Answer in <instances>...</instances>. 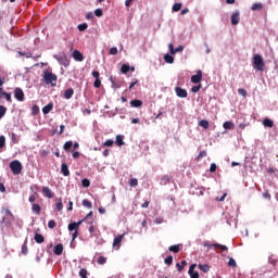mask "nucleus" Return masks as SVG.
<instances>
[{"mask_svg":"<svg viewBox=\"0 0 278 278\" xmlns=\"http://www.w3.org/2000/svg\"><path fill=\"white\" fill-rule=\"evenodd\" d=\"M201 90V84L191 88V92H199Z\"/></svg>","mask_w":278,"mask_h":278,"instance_id":"55","label":"nucleus"},{"mask_svg":"<svg viewBox=\"0 0 278 278\" xmlns=\"http://www.w3.org/2000/svg\"><path fill=\"white\" fill-rule=\"evenodd\" d=\"M5 112H8V108L0 105V119L5 116Z\"/></svg>","mask_w":278,"mask_h":278,"instance_id":"36","label":"nucleus"},{"mask_svg":"<svg viewBox=\"0 0 278 278\" xmlns=\"http://www.w3.org/2000/svg\"><path fill=\"white\" fill-rule=\"evenodd\" d=\"M43 195L47 197V199H53V191L49 187L42 188Z\"/></svg>","mask_w":278,"mask_h":278,"instance_id":"16","label":"nucleus"},{"mask_svg":"<svg viewBox=\"0 0 278 278\" xmlns=\"http://www.w3.org/2000/svg\"><path fill=\"white\" fill-rule=\"evenodd\" d=\"M3 97L8 103H12V93L5 92L3 87H0V99H3Z\"/></svg>","mask_w":278,"mask_h":278,"instance_id":"8","label":"nucleus"},{"mask_svg":"<svg viewBox=\"0 0 278 278\" xmlns=\"http://www.w3.org/2000/svg\"><path fill=\"white\" fill-rule=\"evenodd\" d=\"M51 110H53V103H49L46 106L42 108V113L43 114H49V112H51Z\"/></svg>","mask_w":278,"mask_h":278,"instance_id":"24","label":"nucleus"},{"mask_svg":"<svg viewBox=\"0 0 278 278\" xmlns=\"http://www.w3.org/2000/svg\"><path fill=\"white\" fill-rule=\"evenodd\" d=\"M81 185H83L84 188H90V180L87 179V178H84L81 180Z\"/></svg>","mask_w":278,"mask_h":278,"instance_id":"40","label":"nucleus"},{"mask_svg":"<svg viewBox=\"0 0 278 278\" xmlns=\"http://www.w3.org/2000/svg\"><path fill=\"white\" fill-rule=\"evenodd\" d=\"M130 106L131 108H142V101L141 100H131Z\"/></svg>","mask_w":278,"mask_h":278,"instance_id":"21","label":"nucleus"},{"mask_svg":"<svg viewBox=\"0 0 278 278\" xmlns=\"http://www.w3.org/2000/svg\"><path fill=\"white\" fill-rule=\"evenodd\" d=\"M197 268V264H192V265H190V267H189V276L191 277V278H199V271H194V269Z\"/></svg>","mask_w":278,"mask_h":278,"instance_id":"12","label":"nucleus"},{"mask_svg":"<svg viewBox=\"0 0 278 278\" xmlns=\"http://www.w3.org/2000/svg\"><path fill=\"white\" fill-rule=\"evenodd\" d=\"M203 79V72L201 70L197 71V74L191 76L192 84H201Z\"/></svg>","mask_w":278,"mask_h":278,"instance_id":"6","label":"nucleus"},{"mask_svg":"<svg viewBox=\"0 0 278 278\" xmlns=\"http://www.w3.org/2000/svg\"><path fill=\"white\" fill-rule=\"evenodd\" d=\"M94 14H96V16L101 17V16H103V10L97 9V10L94 11Z\"/></svg>","mask_w":278,"mask_h":278,"instance_id":"53","label":"nucleus"},{"mask_svg":"<svg viewBox=\"0 0 278 278\" xmlns=\"http://www.w3.org/2000/svg\"><path fill=\"white\" fill-rule=\"evenodd\" d=\"M149 204H150V202L146 201L143 204H141V207L147 208V207H149Z\"/></svg>","mask_w":278,"mask_h":278,"instance_id":"64","label":"nucleus"},{"mask_svg":"<svg viewBox=\"0 0 278 278\" xmlns=\"http://www.w3.org/2000/svg\"><path fill=\"white\" fill-rule=\"evenodd\" d=\"M73 94H75V90L73 88H70V89L65 90L64 99H72Z\"/></svg>","mask_w":278,"mask_h":278,"instance_id":"19","label":"nucleus"},{"mask_svg":"<svg viewBox=\"0 0 278 278\" xmlns=\"http://www.w3.org/2000/svg\"><path fill=\"white\" fill-rule=\"evenodd\" d=\"M91 75H92V77H94V79H101L100 77H101V74L99 73V71H93L92 73H91Z\"/></svg>","mask_w":278,"mask_h":278,"instance_id":"47","label":"nucleus"},{"mask_svg":"<svg viewBox=\"0 0 278 278\" xmlns=\"http://www.w3.org/2000/svg\"><path fill=\"white\" fill-rule=\"evenodd\" d=\"M84 220H86L88 223V225H92L94 223V218H92V212H89L86 217L83 219V223Z\"/></svg>","mask_w":278,"mask_h":278,"instance_id":"18","label":"nucleus"},{"mask_svg":"<svg viewBox=\"0 0 278 278\" xmlns=\"http://www.w3.org/2000/svg\"><path fill=\"white\" fill-rule=\"evenodd\" d=\"M80 153L75 151L72 156L74 157V160H77L79 157Z\"/></svg>","mask_w":278,"mask_h":278,"instance_id":"62","label":"nucleus"},{"mask_svg":"<svg viewBox=\"0 0 278 278\" xmlns=\"http://www.w3.org/2000/svg\"><path fill=\"white\" fill-rule=\"evenodd\" d=\"M165 264L167 266H170L173 264V255H169L167 256L165 260H164Z\"/></svg>","mask_w":278,"mask_h":278,"instance_id":"42","label":"nucleus"},{"mask_svg":"<svg viewBox=\"0 0 278 278\" xmlns=\"http://www.w3.org/2000/svg\"><path fill=\"white\" fill-rule=\"evenodd\" d=\"M53 253L54 255H62V253H64V245L62 243L56 244Z\"/></svg>","mask_w":278,"mask_h":278,"instance_id":"15","label":"nucleus"},{"mask_svg":"<svg viewBox=\"0 0 278 278\" xmlns=\"http://www.w3.org/2000/svg\"><path fill=\"white\" fill-rule=\"evenodd\" d=\"M4 84H5V77L0 76V88H3Z\"/></svg>","mask_w":278,"mask_h":278,"instance_id":"60","label":"nucleus"},{"mask_svg":"<svg viewBox=\"0 0 278 278\" xmlns=\"http://www.w3.org/2000/svg\"><path fill=\"white\" fill-rule=\"evenodd\" d=\"M128 184L131 188H136V186H138V180L136 178H131Z\"/></svg>","mask_w":278,"mask_h":278,"instance_id":"41","label":"nucleus"},{"mask_svg":"<svg viewBox=\"0 0 278 278\" xmlns=\"http://www.w3.org/2000/svg\"><path fill=\"white\" fill-rule=\"evenodd\" d=\"M238 94H240L241 97H247V91L242 88L238 89Z\"/></svg>","mask_w":278,"mask_h":278,"instance_id":"54","label":"nucleus"},{"mask_svg":"<svg viewBox=\"0 0 278 278\" xmlns=\"http://www.w3.org/2000/svg\"><path fill=\"white\" fill-rule=\"evenodd\" d=\"M73 58L76 62H84V54H81L79 50H74Z\"/></svg>","mask_w":278,"mask_h":278,"instance_id":"13","label":"nucleus"},{"mask_svg":"<svg viewBox=\"0 0 278 278\" xmlns=\"http://www.w3.org/2000/svg\"><path fill=\"white\" fill-rule=\"evenodd\" d=\"M31 114L33 116H38V114H40V108L38 105H33L31 108Z\"/></svg>","mask_w":278,"mask_h":278,"instance_id":"30","label":"nucleus"},{"mask_svg":"<svg viewBox=\"0 0 278 278\" xmlns=\"http://www.w3.org/2000/svg\"><path fill=\"white\" fill-rule=\"evenodd\" d=\"M56 210L58 212H62V210H64V204H62V200H60V202L56 203Z\"/></svg>","mask_w":278,"mask_h":278,"instance_id":"49","label":"nucleus"},{"mask_svg":"<svg viewBox=\"0 0 278 278\" xmlns=\"http://www.w3.org/2000/svg\"><path fill=\"white\" fill-rule=\"evenodd\" d=\"M263 8H264V4H262V2H258V3L252 4L251 10L252 12H256V10H263Z\"/></svg>","mask_w":278,"mask_h":278,"instance_id":"23","label":"nucleus"},{"mask_svg":"<svg viewBox=\"0 0 278 278\" xmlns=\"http://www.w3.org/2000/svg\"><path fill=\"white\" fill-rule=\"evenodd\" d=\"M67 212H73V201L68 202Z\"/></svg>","mask_w":278,"mask_h":278,"instance_id":"61","label":"nucleus"},{"mask_svg":"<svg viewBox=\"0 0 278 278\" xmlns=\"http://www.w3.org/2000/svg\"><path fill=\"white\" fill-rule=\"evenodd\" d=\"M175 92L180 99H186L188 97V91L181 87H176Z\"/></svg>","mask_w":278,"mask_h":278,"instance_id":"7","label":"nucleus"},{"mask_svg":"<svg viewBox=\"0 0 278 278\" xmlns=\"http://www.w3.org/2000/svg\"><path fill=\"white\" fill-rule=\"evenodd\" d=\"M184 51V46H179L178 48L175 49V54L176 53H181Z\"/></svg>","mask_w":278,"mask_h":278,"instance_id":"59","label":"nucleus"},{"mask_svg":"<svg viewBox=\"0 0 278 278\" xmlns=\"http://www.w3.org/2000/svg\"><path fill=\"white\" fill-rule=\"evenodd\" d=\"M61 173L64 177H68V175H71V170L68 169V165L66 163H62Z\"/></svg>","mask_w":278,"mask_h":278,"instance_id":"14","label":"nucleus"},{"mask_svg":"<svg viewBox=\"0 0 278 278\" xmlns=\"http://www.w3.org/2000/svg\"><path fill=\"white\" fill-rule=\"evenodd\" d=\"M48 227L49 229H55V227H58V224L55 223V220H49L48 222Z\"/></svg>","mask_w":278,"mask_h":278,"instance_id":"38","label":"nucleus"},{"mask_svg":"<svg viewBox=\"0 0 278 278\" xmlns=\"http://www.w3.org/2000/svg\"><path fill=\"white\" fill-rule=\"evenodd\" d=\"M10 168L13 175H21V173H23V164H21L18 160L12 161L10 163Z\"/></svg>","mask_w":278,"mask_h":278,"instance_id":"3","label":"nucleus"},{"mask_svg":"<svg viewBox=\"0 0 278 278\" xmlns=\"http://www.w3.org/2000/svg\"><path fill=\"white\" fill-rule=\"evenodd\" d=\"M181 3H175L172 8L173 12H179L181 10Z\"/></svg>","mask_w":278,"mask_h":278,"instance_id":"37","label":"nucleus"},{"mask_svg":"<svg viewBox=\"0 0 278 278\" xmlns=\"http://www.w3.org/2000/svg\"><path fill=\"white\" fill-rule=\"evenodd\" d=\"M164 60L167 64H173L175 62V58H173L170 54H165Z\"/></svg>","mask_w":278,"mask_h":278,"instance_id":"26","label":"nucleus"},{"mask_svg":"<svg viewBox=\"0 0 278 278\" xmlns=\"http://www.w3.org/2000/svg\"><path fill=\"white\" fill-rule=\"evenodd\" d=\"M93 86L96 88H101V78L96 79L94 83H93Z\"/></svg>","mask_w":278,"mask_h":278,"instance_id":"52","label":"nucleus"},{"mask_svg":"<svg viewBox=\"0 0 278 278\" xmlns=\"http://www.w3.org/2000/svg\"><path fill=\"white\" fill-rule=\"evenodd\" d=\"M118 53V48L117 47H113L110 49V54L111 55H116Z\"/></svg>","mask_w":278,"mask_h":278,"instance_id":"48","label":"nucleus"},{"mask_svg":"<svg viewBox=\"0 0 278 278\" xmlns=\"http://www.w3.org/2000/svg\"><path fill=\"white\" fill-rule=\"evenodd\" d=\"M97 262L98 264L103 265L105 264V262H108V258H105L104 256H99Z\"/></svg>","mask_w":278,"mask_h":278,"instance_id":"44","label":"nucleus"},{"mask_svg":"<svg viewBox=\"0 0 278 278\" xmlns=\"http://www.w3.org/2000/svg\"><path fill=\"white\" fill-rule=\"evenodd\" d=\"M77 236H79V231L75 230L72 235V242H75V239L77 238Z\"/></svg>","mask_w":278,"mask_h":278,"instance_id":"57","label":"nucleus"},{"mask_svg":"<svg viewBox=\"0 0 278 278\" xmlns=\"http://www.w3.org/2000/svg\"><path fill=\"white\" fill-rule=\"evenodd\" d=\"M240 23V12L236 11L231 15V25H238Z\"/></svg>","mask_w":278,"mask_h":278,"instance_id":"10","label":"nucleus"},{"mask_svg":"<svg viewBox=\"0 0 278 278\" xmlns=\"http://www.w3.org/2000/svg\"><path fill=\"white\" fill-rule=\"evenodd\" d=\"M35 242H37V244H42V242H45V236L41 233H35Z\"/></svg>","mask_w":278,"mask_h":278,"instance_id":"20","label":"nucleus"},{"mask_svg":"<svg viewBox=\"0 0 278 278\" xmlns=\"http://www.w3.org/2000/svg\"><path fill=\"white\" fill-rule=\"evenodd\" d=\"M31 210H33V212H35V214H40L41 207H40L39 204L33 203V204H31Z\"/></svg>","mask_w":278,"mask_h":278,"instance_id":"31","label":"nucleus"},{"mask_svg":"<svg viewBox=\"0 0 278 278\" xmlns=\"http://www.w3.org/2000/svg\"><path fill=\"white\" fill-rule=\"evenodd\" d=\"M168 251H170L172 253H179L180 249L179 245H170L168 248Z\"/></svg>","mask_w":278,"mask_h":278,"instance_id":"34","label":"nucleus"},{"mask_svg":"<svg viewBox=\"0 0 278 278\" xmlns=\"http://www.w3.org/2000/svg\"><path fill=\"white\" fill-rule=\"evenodd\" d=\"M201 157H207V152H206V151H201V152L198 154V160H201Z\"/></svg>","mask_w":278,"mask_h":278,"instance_id":"51","label":"nucleus"},{"mask_svg":"<svg viewBox=\"0 0 278 278\" xmlns=\"http://www.w3.org/2000/svg\"><path fill=\"white\" fill-rule=\"evenodd\" d=\"M84 207H88V210H92V202L89 200H83Z\"/></svg>","mask_w":278,"mask_h":278,"instance_id":"35","label":"nucleus"},{"mask_svg":"<svg viewBox=\"0 0 278 278\" xmlns=\"http://www.w3.org/2000/svg\"><path fill=\"white\" fill-rule=\"evenodd\" d=\"M43 81L50 86H56L58 85V75H55L52 72H49V70H47L43 72Z\"/></svg>","mask_w":278,"mask_h":278,"instance_id":"1","label":"nucleus"},{"mask_svg":"<svg viewBox=\"0 0 278 278\" xmlns=\"http://www.w3.org/2000/svg\"><path fill=\"white\" fill-rule=\"evenodd\" d=\"M28 201H29V203H34L35 201H36V195H30L29 198H28Z\"/></svg>","mask_w":278,"mask_h":278,"instance_id":"63","label":"nucleus"},{"mask_svg":"<svg viewBox=\"0 0 278 278\" xmlns=\"http://www.w3.org/2000/svg\"><path fill=\"white\" fill-rule=\"evenodd\" d=\"M224 129H235L236 128V124H233V122H225L223 124Z\"/></svg>","mask_w":278,"mask_h":278,"instance_id":"22","label":"nucleus"},{"mask_svg":"<svg viewBox=\"0 0 278 278\" xmlns=\"http://www.w3.org/2000/svg\"><path fill=\"white\" fill-rule=\"evenodd\" d=\"M198 268H200L202 270V273H208L210 265H207V264H199Z\"/></svg>","mask_w":278,"mask_h":278,"instance_id":"29","label":"nucleus"},{"mask_svg":"<svg viewBox=\"0 0 278 278\" xmlns=\"http://www.w3.org/2000/svg\"><path fill=\"white\" fill-rule=\"evenodd\" d=\"M123 238H124V235H118L117 237L114 238V241H113V248L114 249H121V242H123Z\"/></svg>","mask_w":278,"mask_h":278,"instance_id":"11","label":"nucleus"},{"mask_svg":"<svg viewBox=\"0 0 278 278\" xmlns=\"http://www.w3.org/2000/svg\"><path fill=\"white\" fill-rule=\"evenodd\" d=\"M168 49H169V53L172 55H175V46H173V43H168Z\"/></svg>","mask_w":278,"mask_h":278,"instance_id":"50","label":"nucleus"},{"mask_svg":"<svg viewBox=\"0 0 278 278\" xmlns=\"http://www.w3.org/2000/svg\"><path fill=\"white\" fill-rule=\"evenodd\" d=\"M86 18H87V21H92V18H94V14H92V12H88L86 14Z\"/></svg>","mask_w":278,"mask_h":278,"instance_id":"56","label":"nucleus"},{"mask_svg":"<svg viewBox=\"0 0 278 278\" xmlns=\"http://www.w3.org/2000/svg\"><path fill=\"white\" fill-rule=\"evenodd\" d=\"M228 266H230L231 268H236L238 266V263H236V260L229 258Z\"/></svg>","mask_w":278,"mask_h":278,"instance_id":"39","label":"nucleus"},{"mask_svg":"<svg viewBox=\"0 0 278 278\" xmlns=\"http://www.w3.org/2000/svg\"><path fill=\"white\" fill-rule=\"evenodd\" d=\"M128 71H131V67L127 64H123L121 67V72L123 73V75H127Z\"/></svg>","mask_w":278,"mask_h":278,"instance_id":"32","label":"nucleus"},{"mask_svg":"<svg viewBox=\"0 0 278 278\" xmlns=\"http://www.w3.org/2000/svg\"><path fill=\"white\" fill-rule=\"evenodd\" d=\"M264 66H265V63H264V59L262 58V55L255 54L253 56V67L256 71H264Z\"/></svg>","mask_w":278,"mask_h":278,"instance_id":"2","label":"nucleus"},{"mask_svg":"<svg viewBox=\"0 0 278 278\" xmlns=\"http://www.w3.org/2000/svg\"><path fill=\"white\" fill-rule=\"evenodd\" d=\"M263 125L264 127H274L275 123L270 118H265Z\"/></svg>","mask_w":278,"mask_h":278,"instance_id":"25","label":"nucleus"},{"mask_svg":"<svg viewBox=\"0 0 278 278\" xmlns=\"http://www.w3.org/2000/svg\"><path fill=\"white\" fill-rule=\"evenodd\" d=\"M5 147V136H0V149H3Z\"/></svg>","mask_w":278,"mask_h":278,"instance_id":"45","label":"nucleus"},{"mask_svg":"<svg viewBox=\"0 0 278 278\" xmlns=\"http://www.w3.org/2000/svg\"><path fill=\"white\" fill-rule=\"evenodd\" d=\"M73 147V141H66L63 146L64 151H71V148Z\"/></svg>","mask_w":278,"mask_h":278,"instance_id":"33","label":"nucleus"},{"mask_svg":"<svg viewBox=\"0 0 278 278\" xmlns=\"http://www.w3.org/2000/svg\"><path fill=\"white\" fill-rule=\"evenodd\" d=\"M114 146V140L109 139L103 143V147H113Z\"/></svg>","mask_w":278,"mask_h":278,"instance_id":"46","label":"nucleus"},{"mask_svg":"<svg viewBox=\"0 0 278 278\" xmlns=\"http://www.w3.org/2000/svg\"><path fill=\"white\" fill-rule=\"evenodd\" d=\"M29 253V249L27 248V239H25L24 244L22 245V254L27 255Z\"/></svg>","mask_w":278,"mask_h":278,"instance_id":"28","label":"nucleus"},{"mask_svg":"<svg viewBox=\"0 0 278 278\" xmlns=\"http://www.w3.org/2000/svg\"><path fill=\"white\" fill-rule=\"evenodd\" d=\"M14 97H15L16 101H21V102L25 101V92H23V89H21L18 87L15 88V90H14Z\"/></svg>","mask_w":278,"mask_h":278,"instance_id":"5","label":"nucleus"},{"mask_svg":"<svg viewBox=\"0 0 278 278\" xmlns=\"http://www.w3.org/2000/svg\"><path fill=\"white\" fill-rule=\"evenodd\" d=\"M200 127H203V129H208L210 128V122H207L206 119H201L199 122Z\"/></svg>","mask_w":278,"mask_h":278,"instance_id":"27","label":"nucleus"},{"mask_svg":"<svg viewBox=\"0 0 278 278\" xmlns=\"http://www.w3.org/2000/svg\"><path fill=\"white\" fill-rule=\"evenodd\" d=\"M210 173H216V163L211 164Z\"/></svg>","mask_w":278,"mask_h":278,"instance_id":"58","label":"nucleus"},{"mask_svg":"<svg viewBox=\"0 0 278 278\" xmlns=\"http://www.w3.org/2000/svg\"><path fill=\"white\" fill-rule=\"evenodd\" d=\"M86 29H88V24L83 23V24L78 25V30L86 31Z\"/></svg>","mask_w":278,"mask_h":278,"instance_id":"43","label":"nucleus"},{"mask_svg":"<svg viewBox=\"0 0 278 278\" xmlns=\"http://www.w3.org/2000/svg\"><path fill=\"white\" fill-rule=\"evenodd\" d=\"M124 140H125V136L117 135L115 139V144H117V147H123L125 144Z\"/></svg>","mask_w":278,"mask_h":278,"instance_id":"17","label":"nucleus"},{"mask_svg":"<svg viewBox=\"0 0 278 278\" xmlns=\"http://www.w3.org/2000/svg\"><path fill=\"white\" fill-rule=\"evenodd\" d=\"M203 247H207L208 249H222V251H229V249L227 248V245H223L220 243H213V244H210V241H205L203 243Z\"/></svg>","mask_w":278,"mask_h":278,"instance_id":"4","label":"nucleus"},{"mask_svg":"<svg viewBox=\"0 0 278 278\" xmlns=\"http://www.w3.org/2000/svg\"><path fill=\"white\" fill-rule=\"evenodd\" d=\"M81 223H84V220L74 222V223L68 224V226H67L68 231H77V229H79V225H81Z\"/></svg>","mask_w":278,"mask_h":278,"instance_id":"9","label":"nucleus"}]
</instances>
